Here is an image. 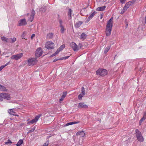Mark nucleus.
<instances>
[{
	"label": "nucleus",
	"instance_id": "obj_1",
	"mask_svg": "<svg viewBox=\"0 0 146 146\" xmlns=\"http://www.w3.org/2000/svg\"><path fill=\"white\" fill-rule=\"evenodd\" d=\"M113 17H112L107 22L106 31V35L107 36H109L111 34L113 24Z\"/></svg>",
	"mask_w": 146,
	"mask_h": 146
},
{
	"label": "nucleus",
	"instance_id": "obj_2",
	"mask_svg": "<svg viewBox=\"0 0 146 146\" xmlns=\"http://www.w3.org/2000/svg\"><path fill=\"white\" fill-rule=\"evenodd\" d=\"M3 99L9 100L11 99L10 94L8 93H2L0 94V101H2Z\"/></svg>",
	"mask_w": 146,
	"mask_h": 146
},
{
	"label": "nucleus",
	"instance_id": "obj_3",
	"mask_svg": "<svg viewBox=\"0 0 146 146\" xmlns=\"http://www.w3.org/2000/svg\"><path fill=\"white\" fill-rule=\"evenodd\" d=\"M107 70L104 69H99L96 71V74L101 76H104L107 74Z\"/></svg>",
	"mask_w": 146,
	"mask_h": 146
},
{
	"label": "nucleus",
	"instance_id": "obj_4",
	"mask_svg": "<svg viewBox=\"0 0 146 146\" xmlns=\"http://www.w3.org/2000/svg\"><path fill=\"white\" fill-rule=\"evenodd\" d=\"M135 133L137 140L140 142H143V138L142 136L141 133L138 129L135 130Z\"/></svg>",
	"mask_w": 146,
	"mask_h": 146
},
{
	"label": "nucleus",
	"instance_id": "obj_5",
	"mask_svg": "<svg viewBox=\"0 0 146 146\" xmlns=\"http://www.w3.org/2000/svg\"><path fill=\"white\" fill-rule=\"evenodd\" d=\"M35 12L34 10L31 11V13L29 15V13H27V15L28 17V20L29 21L32 22L34 19V16L35 15Z\"/></svg>",
	"mask_w": 146,
	"mask_h": 146
},
{
	"label": "nucleus",
	"instance_id": "obj_6",
	"mask_svg": "<svg viewBox=\"0 0 146 146\" xmlns=\"http://www.w3.org/2000/svg\"><path fill=\"white\" fill-rule=\"evenodd\" d=\"M54 45L52 42L49 41L46 42L45 47L48 50L53 49L54 48Z\"/></svg>",
	"mask_w": 146,
	"mask_h": 146
},
{
	"label": "nucleus",
	"instance_id": "obj_7",
	"mask_svg": "<svg viewBox=\"0 0 146 146\" xmlns=\"http://www.w3.org/2000/svg\"><path fill=\"white\" fill-rule=\"evenodd\" d=\"M27 62L29 66L34 65L36 64L37 62V60L36 58H31L29 59Z\"/></svg>",
	"mask_w": 146,
	"mask_h": 146
},
{
	"label": "nucleus",
	"instance_id": "obj_8",
	"mask_svg": "<svg viewBox=\"0 0 146 146\" xmlns=\"http://www.w3.org/2000/svg\"><path fill=\"white\" fill-rule=\"evenodd\" d=\"M23 56V53H20L12 56L11 57V58L12 60L15 59L16 60H17L21 58Z\"/></svg>",
	"mask_w": 146,
	"mask_h": 146
},
{
	"label": "nucleus",
	"instance_id": "obj_9",
	"mask_svg": "<svg viewBox=\"0 0 146 146\" xmlns=\"http://www.w3.org/2000/svg\"><path fill=\"white\" fill-rule=\"evenodd\" d=\"M43 51L40 47L38 48L35 53V56L36 57H38L41 56L42 54Z\"/></svg>",
	"mask_w": 146,
	"mask_h": 146
},
{
	"label": "nucleus",
	"instance_id": "obj_10",
	"mask_svg": "<svg viewBox=\"0 0 146 146\" xmlns=\"http://www.w3.org/2000/svg\"><path fill=\"white\" fill-rule=\"evenodd\" d=\"M70 46L75 51H77L79 50V47L74 42H72L70 44Z\"/></svg>",
	"mask_w": 146,
	"mask_h": 146
},
{
	"label": "nucleus",
	"instance_id": "obj_11",
	"mask_svg": "<svg viewBox=\"0 0 146 146\" xmlns=\"http://www.w3.org/2000/svg\"><path fill=\"white\" fill-rule=\"evenodd\" d=\"M81 92H82L78 96V98L80 100H82V97L85 94V90L83 87H82L81 88Z\"/></svg>",
	"mask_w": 146,
	"mask_h": 146
},
{
	"label": "nucleus",
	"instance_id": "obj_12",
	"mask_svg": "<svg viewBox=\"0 0 146 146\" xmlns=\"http://www.w3.org/2000/svg\"><path fill=\"white\" fill-rule=\"evenodd\" d=\"M27 22L25 19H23L20 20L18 22V26H22L26 25Z\"/></svg>",
	"mask_w": 146,
	"mask_h": 146
},
{
	"label": "nucleus",
	"instance_id": "obj_13",
	"mask_svg": "<svg viewBox=\"0 0 146 146\" xmlns=\"http://www.w3.org/2000/svg\"><path fill=\"white\" fill-rule=\"evenodd\" d=\"M40 116L41 115H38L36 116L34 119H33L29 121L27 123V124H33L36 123L38 120V119H39Z\"/></svg>",
	"mask_w": 146,
	"mask_h": 146
},
{
	"label": "nucleus",
	"instance_id": "obj_14",
	"mask_svg": "<svg viewBox=\"0 0 146 146\" xmlns=\"http://www.w3.org/2000/svg\"><path fill=\"white\" fill-rule=\"evenodd\" d=\"M134 2L135 1H129L126 3L124 7L127 10V9L130 6L133 4Z\"/></svg>",
	"mask_w": 146,
	"mask_h": 146
},
{
	"label": "nucleus",
	"instance_id": "obj_15",
	"mask_svg": "<svg viewBox=\"0 0 146 146\" xmlns=\"http://www.w3.org/2000/svg\"><path fill=\"white\" fill-rule=\"evenodd\" d=\"M78 108L82 109V108H87L88 106L83 102L80 103L78 104Z\"/></svg>",
	"mask_w": 146,
	"mask_h": 146
},
{
	"label": "nucleus",
	"instance_id": "obj_16",
	"mask_svg": "<svg viewBox=\"0 0 146 146\" xmlns=\"http://www.w3.org/2000/svg\"><path fill=\"white\" fill-rule=\"evenodd\" d=\"M96 11H94L92 13H91L89 16L86 21V23H88L89 22L90 19H92L94 17L95 15L96 14Z\"/></svg>",
	"mask_w": 146,
	"mask_h": 146
},
{
	"label": "nucleus",
	"instance_id": "obj_17",
	"mask_svg": "<svg viewBox=\"0 0 146 146\" xmlns=\"http://www.w3.org/2000/svg\"><path fill=\"white\" fill-rule=\"evenodd\" d=\"M15 109H10L9 110L8 113L10 114L16 116V113L15 112Z\"/></svg>",
	"mask_w": 146,
	"mask_h": 146
},
{
	"label": "nucleus",
	"instance_id": "obj_18",
	"mask_svg": "<svg viewBox=\"0 0 146 146\" xmlns=\"http://www.w3.org/2000/svg\"><path fill=\"white\" fill-rule=\"evenodd\" d=\"M66 92H63L62 95L61 96V98L59 100V102L61 103V102L63 101L64 98L66 97Z\"/></svg>",
	"mask_w": 146,
	"mask_h": 146
},
{
	"label": "nucleus",
	"instance_id": "obj_19",
	"mask_svg": "<svg viewBox=\"0 0 146 146\" xmlns=\"http://www.w3.org/2000/svg\"><path fill=\"white\" fill-rule=\"evenodd\" d=\"M82 23L83 22L81 21H79L77 22L74 25L75 27L77 28H79Z\"/></svg>",
	"mask_w": 146,
	"mask_h": 146
},
{
	"label": "nucleus",
	"instance_id": "obj_20",
	"mask_svg": "<svg viewBox=\"0 0 146 146\" xmlns=\"http://www.w3.org/2000/svg\"><path fill=\"white\" fill-rule=\"evenodd\" d=\"M76 135H80L81 137H83L84 136L85 133H84V131H82L78 132L76 133Z\"/></svg>",
	"mask_w": 146,
	"mask_h": 146
},
{
	"label": "nucleus",
	"instance_id": "obj_21",
	"mask_svg": "<svg viewBox=\"0 0 146 146\" xmlns=\"http://www.w3.org/2000/svg\"><path fill=\"white\" fill-rule=\"evenodd\" d=\"M1 40L4 42H10L9 40L10 39H9L8 38H7L5 36L1 37Z\"/></svg>",
	"mask_w": 146,
	"mask_h": 146
},
{
	"label": "nucleus",
	"instance_id": "obj_22",
	"mask_svg": "<svg viewBox=\"0 0 146 146\" xmlns=\"http://www.w3.org/2000/svg\"><path fill=\"white\" fill-rule=\"evenodd\" d=\"M80 122L79 121H73L68 123L66 124L64 126L66 127L70 125H72L74 124H77L79 123Z\"/></svg>",
	"mask_w": 146,
	"mask_h": 146
},
{
	"label": "nucleus",
	"instance_id": "obj_23",
	"mask_svg": "<svg viewBox=\"0 0 146 146\" xmlns=\"http://www.w3.org/2000/svg\"><path fill=\"white\" fill-rule=\"evenodd\" d=\"M106 7L105 6H103L101 7H99L96 9V10L97 11H103L105 10V9L106 8Z\"/></svg>",
	"mask_w": 146,
	"mask_h": 146
},
{
	"label": "nucleus",
	"instance_id": "obj_24",
	"mask_svg": "<svg viewBox=\"0 0 146 146\" xmlns=\"http://www.w3.org/2000/svg\"><path fill=\"white\" fill-rule=\"evenodd\" d=\"M0 90L3 92L7 91V90L5 87L0 84Z\"/></svg>",
	"mask_w": 146,
	"mask_h": 146
},
{
	"label": "nucleus",
	"instance_id": "obj_25",
	"mask_svg": "<svg viewBox=\"0 0 146 146\" xmlns=\"http://www.w3.org/2000/svg\"><path fill=\"white\" fill-rule=\"evenodd\" d=\"M86 35L84 33H83L81 35L80 38L82 40H83L86 38Z\"/></svg>",
	"mask_w": 146,
	"mask_h": 146
},
{
	"label": "nucleus",
	"instance_id": "obj_26",
	"mask_svg": "<svg viewBox=\"0 0 146 146\" xmlns=\"http://www.w3.org/2000/svg\"><path fill=\"white\" fill-rule=\"evenodd\" d=\"M53 34L52 33H49L47 35V38L48 39L52 38L53 37Z\"/></svg>",
	"mask_w": 146,
	"mask_h": 146
},
{
	"label": "nucleus",
	"instance_id": "obj_27",
	"mask_svg": "<svg viewBox=\"0 0 146 146\" xmlns=\"http://www.w3.org/2000/svg\"><path fill=\"white\" fill-rule=\"evenodd\" d=\"M65 47V45L64 44L61 45L57 50V51H58L59 53L60 51H62Z\"/></svg>",
	"mask_w": 146,
	"mask_h": 146
},
{
	"label": "nucleus",
	"instance_id": "obj_28",
	"mask_svg": "<svg viewBox=\"0 0 146 146\" xmlns=\"http://www.w3.org/2000/svg\"><path fill=\"white\" fill-rule=\"evenodd\" d=\"M60 27L61 28L60 29V31H61V33L62 34H64V33L65 31L66 30V29L64 28V26H60Z\"/></svg>",
	"mask_w": 146,
	"mask_h": 146
},
{
	"label": "nucleus",
	"instance_id": "obj_29",
	"mask_svg": "<svg viewBox=\"0 0 146 146\" xmlns=\"http://www.w3.org/2000/svg\"><path fill=\"white\" fill-rule=\"evenodd\" d=\"M23 143V141L22 139H20L16 144L17 146H20Z\"/></svg>",
	"mask_w": 146,
	"mask_h": 146
},
{
	"label": "nucleus",
	"instance_id": "obj_30",
	"mask_svg": "<svg viewBox=\"0 0 146 146\" xmlns=\"http://www.w3.org/2000/svg\"><path fill=\"white\" fill-rule=\"evenodd\" d=\"M72 10L71 9H69L68 14V15L69 19H71V14Z\"/></svg>",
	"mask_w": 146,
	"mask_h": 146
},
{
	"label": "nucleus",
	"instance_id": "obj_31",
	"mask_svg": "<svg viewBox=\"0 0 146 146\" xmlns=\"http://www.w3.org/2000/svg\"><path fill=\"white\" fill-rule=\"evenodd\" d=\"M9 39H10L9 40L10 41V42H9V43H13L15 42L16 40V38L15 37L10 38H9Z\"/></svg>",
	"mask_w": 146,
	"mask_h": 146
},
{
	"label": "nucleus",
	"instance_id": "obj_32",
	"mask_svg": "<svg viewBox=\"0 0 146 146\" xmlns=\"http://www.w3.org/2000/svg\"><path fill=\"white\" fill-rule=\"evenodd\" d=\"M110 46H108L106 47L104 50V53L105 54L110 49Z\"/></svg>",
	"mask_w": 146,
	"mask_h": 146
},
{
	"label": "nucleus",
	"instance_id": "obj_33",
	"mask_svg": "<svg viewBox=\"0 0 146 146\" xmlns=\"http://www.w3.org/2000/svg\"><path fill=\"white\" fill-rule=\"evenodd\" d=\"M145 119V118L143 117L141 118V119L139 121V125H141V124L142 122V121Z\"/></svg>",
	"mask_w": 146,
	"mask_h": 146
},
{
	"label": "nucleus",
	"instance_id": "obj_34",
	"mask_svg": "<svg viewBox=\"0 0 146 146\" xmlns=\"http://www.w3.org/2000/svg\"><path fill=\"white\" fill-rule=\"evenodd\" d=\"M12 143L10 139H8L7 141L5 142L4 143L5 145H7L9 143Z\"/></svg>",
	"mask_w": 146,
	"mask_h": 146
},
{
	"label": "nucleus",
	"instance_id": "obj_35",
	"mask_svg": "<svg viewBox=\"0 0 146 146\" xmlns=\"http://www.w3.org/2000/svg\"><path fill=\"white\" fill-rule=\"evenodd\" d=\"M58 22L60 24V27L63 26L62 25V20L61 19H58Z\"/></svg>",
	"mask_w": 146,
	"mask_h": 146
},
{
	"label": "nucleus",
	"instance_id": "obj_36",
	"mask_svg": "<svg viewBox=\"0 0 146 146\" xmlns=\"http://www.w3.org/2000/svg\"><path fill=\"white\" fill-rule=\"evenodd\" d=\"M126 10H127L123 7V9L121 11L120 14H123Z\"/></svg>",
	"mask_w": 146,
	"mask_h": 146
},
{
	"label": "nucleus",
	"instance_id": "obj_37",
	"mask_svg": "<svg viewBox=\"0 0 146 146\" xmlns=\"http://www.w3.org/2000/svg\"><path fill=\"white\" fill-rule=\"evenodd\" d=\"M70 57V56H68L63 57L62 58H61L60 60H66L68 59Z\"/></svg>",
	"mask_w": 146,
	"mask_h": 146
},
{
	"label": "nucleus",
	"instance_id": "obj_38",
	"mask_svg": "<svg viewBox=\"0 0 146 146\" xmlns=\"http://www.w3.org/2000/svg\"><path fill=\"white\" fill-rule=\"evenodd\" d=\"M58 53L59 52H58V51H57V50H56V51L55 53H54L50 56V57H52L54 56H55L57 54H58Z\"/></svg>",
	"mask_w": 146,
	"mask_h": 146
},
{
	"label": "nucleus",
	"instance_id": "obj_39",
	"mask_svg": "<svg viewBox=\"0 0 146 146\" xmlns=\"http://www.w3.org/2000/svg\"><path fill=\"white\" fill-rule=\"evenodd\" d=\"M35 127L31 129V130H30L28 131V133H29L32 132H33L35 130Z\"/></svg>",
	"mask_w": 146,
	"mask_h": 146
},
{
	"label": "nucleus",
	"instance_id": "obj_40",
	"mask_svg": "<svg viewBox=\"0 0 146 146\" xmlns=\"http://www.w3.org/2000/svg\"><path fill=\"white\" fill-rule=\"evenodd\" d=\"M6 66V65H3L1 66L0 67V71L2 69Z\"/></svg>",
	"mask_w": 146,
	"mask_h": 146
},
{
	"label": "nucleus",
	"instance_id": "obj_41",
	"mask_svg": "<svg viewBox=\"0 0 146 146\" xmlns=\"http://www.w3.org/2000/svg\"><path fill=\"white\" fill-rule=\"evenodd\" d=\"M126 0H120L121 3H124L125 2Z\"/></svg>",
	"mask_w": 146,
	"mask_h": 146
},
{
	"label": "nucleus",
	"instance_id": "obj_42",
	"mask_svg": "<svg viewBox=\"0 0 146 146\" xmlns=\"http://www.w3.org/2000/svg\"><path fill=\"white\" fill-rule=\"evenodd\" d=\"M60 59H61V58H58L57 59L55 58L54 59V60L53 61V62H56V61H57V60H61Z\"/></svg>",
	"mask_w": 146,
	"mask_h": 146
},
{
	"label": "nucleus",
	"instance_id": "obj_43",
	"mask_svg": "<svg viewBox=\"0 0 146 146\" xmlns=\"http://www.w3.org/2000/svg\"><path fill=\"white\" fill-rule=\"evenodd\" d=\"M35 34H33L31 36V39H33V38L34 37H35Z\"/></svg>",
	"mask_w": 146,
	"mask_h": 146
},
{
	"label": "nucleus",
	"instance_id": "obj_44",
	"mask_svg": "<svg viewBox=\"0 0 146 146\" xmlns=\"http://www.w3.org/2000/svg\"><path fill=\"white\" fill-rule=\"evenodd\" d=\"M79 47H80V48H82V46H83L82 45V44L80 43L79 44Z\"/></svg>",
	"mask_w": 146,
	"mask_h": 146
},
{
	"label": "nucleus",
	"instance_id": "obj_45",
	"mask_svg": "<svg viewBox=\"0 0 146 146\" xmlns=\"http://www.w3.org/2000/svg\"><path fill=\"white\" fill-rule=\"evenodd\" d=\"M146 115V111L143 114V116L144 117Z\"/></svg>",
	"mask_w": 146,
	"mask_h": 146
},
{
	"label": "nucleus",
	"instance_id": "obj_46",
	"mask_svg": "<svg viewBox=\"0 0 146 146\" xmlns=\"http://www.w3.org/2000/svg\"><path fill=\"white\" fill-rule=\"evenodd\" d=\"M145 23H146V16L145 17Z\"/></svg>",
	"mask_w": 146,
	"mask_h": 146
},
{
	"label": "nucleus",
	"instance_id": "obj_47",
	"mask_svg": "<svg viewBox=\"0 0 146 146\" xmlns=\"http://www.w3.org/2000/svg\"><path fill=\"white\" fill-rule=\"evenodd\" d=\"M128 24H126V28H127V26H128Z\"/></svg>",
	"mask_w": 146,
	"mask_h": 146
},
{
	"label": "nucleus",
	"instance_id": "obj_48",
	"mask_svg": "<svg viewBox=\"0 0 146 146\" xmlns=\"http://www.w3.org/2000/svg\"><path fill=\"white\" fill-rule=\"evenodd\" d=\"M9 63H7L5 65H6V66Z\"/></svg>",
	"mask_w": 146,
	"mask_h": 146
},
{
	"label": "nucleus",
	"instance_id": "obj_49",
	"mask_svg": "<svg viewBox=\"0 0 146 146\" xmlns=\"http://www.w3.org/2000/svg\"><path fill=\"white\" fill-rule=\"evenodd\" d=\"M116 55H115V57H115H116Z\"/></svg>",
	"mask_w": 146,
	"mask_h": 146
}]
</instances>
